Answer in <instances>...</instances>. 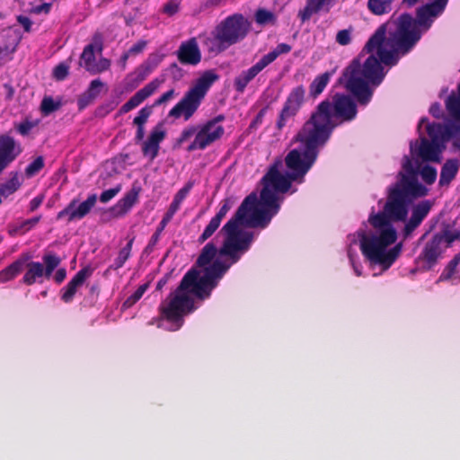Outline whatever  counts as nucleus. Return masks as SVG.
<instances>
[{"mask_svg": "<svg viewBox=\"0 0 460 460\" xmlns=\"http://www.w3.org/2000/svg\"><path fill=\"white\" fill-rule=\"evenodd\" d=\"M419 165L405 156L402 171L397 181L389 187L386 202L382 211L370 214L368 222L373 232L363 234L359 240L362 254L372 263L389 269L400 256L402 243H395L398 234L394 222L407 219L409 207L420 198L428 195L429 190L418 180Z\"/></svg>", "mask_w": 460, "mask_h": 460, "instance_id": "obj_1", "label": "nucleus"}, {"mask_svg": "<svg viewBox=\"0 0 460 460\" xmlns=\"http://www.w3.org/2000/svg\"><path fill=\"white\" fill-rule=\"evenodd\" d=\"M279 209L280 203L275 202L273 195L267 190L261 191L259 203L254 193L247 196L220 230L225 238L219 248V254L231 255L234 260H241L254 241V234L242 230L241 227L266 228Z\"/></svg>", "mask_w": 460, "mask_h": 460, "instance_id": "obj_2", "label": "nucleus"}, {"mask_svg": "<svg viewBox=\"0 0 460 460\" xmlns=\"http://www.w3.org/2000/svg\"><path fill=\"white\" fill-rule=\"evenodd\" d=\"M391 23L381 24L364 46L361 54H369L361 65L358 59H354L344 70L340 83L343 84L346 90L351 93L357 102L361 106H367L372 100L374 87H377L384 81L387 71L383 65L392 67L398 63L389 64L383 61L380 49L390 51L393 49L388 44V27Z\"/></svg>", "mask_w": 460, "mask_h": 460, "instance_id": "obj_3", "label": "nucleus"}, {"mask_svg": "<svg viewBox=\"0 0 460 460\" xmlns=\"http://www.w3.org/2000/svg\"><path fill=\"white\" fill-rule=\"evenodd\" d=\"M443 3L431 2L420 6L416 10V18L410 13H403L397 19H390L385 23H391L388 27V44L393 48L390 51L380 49V55L385 63H398L401 57L411 52L420 41L422 31H428L434 20L444 13Z\"/></svg>", "mask_w": 460, "mask_h": 460, "instance_id": "obj_4", "label": "nucleus"}, {"mask_svg": "<svg viewBox=\"0 0 460 460\" xmlns=\"http://www.w3.org/2000/svg\"><path fill=\"white\" fill-rule=\"evenodd\" d=\"M357 115L356 102L349 95L336 93L332 101L321 102L305 124L329 141L337 127L354 120Z\"/></svg>", "mask_w": 460, "mask_h": 460, "instance_id": "obj_5", "label": "nucleus"}, {"mask_svg": "<svg viewBox=\"0 0 460 460\" xmlns=\"http://www.w3.org/2000/svg\"><path fill=\"white\" fill-rule=\"evenodd\" d=\"M251 22L242 13H234L223 19L209 34L199 35L207 51L217 56L231 46L243 41L249 33Z\"/></svg>", "mask_w": 460, "mask_h": 460, "instance_id": "obj_6", "label": "nucleus"}, {"mask_svg": "<svg viewBox=\"0 0 460 460\" xmlns=\"http://www.w3.org/2000/svg\"><path fill=\"white\" fill-rule=\"evenodd\" d=\"M296 140L301 143L303 150H291L287 155L285 163L289 170L290 178L297 183H302L305 181V174L318 157L319 148L323 146L328 141L306 124H304L297 133Z\"/></svg>", "mask_w": 460, "mask_h": 460, "instance_id": "obj_7", "label": "nucleus"}, {"mask_svg": "<svg viewBox=\"0 0 460 460\" xmlns=\"http://www.w3.org/2000/svg\"><path fill=\"white\" fill-rule=\"evenodd\" d=\"M226 260L217 259L204 269L203 274L194 269L188 270L181 280V288H186L189 294L200 300L210 297L211 292L218 285L219 280L236 264L240 259H233L231 255H220Z\"/></svg>", "mask_w": 460, "mask_h": 460, "instance_id": "obj_8", "label": "nucleus"}, {"mask_svg": "<svg viewBox=\"0 0 460 460\" xmlns=\"http://www.w3.org/2000/svg\"><path fill=\"white\" fill-rule=\"evenodd\" d=\"M218 80L219 75L214 70L204 71L183 97L169 111L168 117L174 119L183 118L184 121L190 119L210 87Z\"/></svg>", "mask_w": 460, "mask_h": 460, "instance_id": "obj_9", "label": "nucleus"}, {"mask_svg": "<svg viewBox=\"0 0 460 460\" xmlns=\"http://www.w3.org/2000/svg\"><path fill=\"white\" fill-rule=\"evenodd\" d=\"M195 310L196 306L193 297L186 288H181V283L159 305L161 316L166 321L176 324V330L182 326L183 317Z\"/></svg>", "mask_w": 460, "mask_h": 460, "instance_id": "obj_10", "label": "nucleus"}, {"mask_svg": "<svg viewBox=\"0 0 460 460\" xmlns=\"http://www.w3.org/2000/svg\"><path fill=\"white\" fill-rule=\"evenodd\" d=\"M292 48L288 43H279L277 47L263 55L255 64L246 70L242 71L234 80V86L236 92L243 93L247 85L268 66L273 63L280 55L288 54Z\"/></svg>", "mask_w": 460, "mask_h": 460, "instance_id": "obj_11", "label": "nucleus"}, {"mask_svg": "<svg viewBox=\"0 0 460 460\" xmlns=\"http://www.w3.org/2000/svg\"><path fill=\"white\" fill-rule=\"evenodd\" d=\"M194 186V182L191 181H189L181 189H180L177 193L174 195L172 203L170 204L169 208L164 215L162 220L160 221L155 232L151 236L146 247V252H151L156 243L160 240V236L162 232L164 230L168 223L172 220L175 213L179 210L181 202L185 199V198L188 196L190 191Z\"/></svg>", "mask_w": 460, "mask_h": 460, "instance_id": "obj_12", "label": "nucleus"}, {"mask_svg": "<svg viewBox=\"0 0 460 460\" xmlns=\"http://www.w3.org/2000/svg\"><path fill=\"white\" fill-rule=\"evenodd\" d=\"M305 89L303 85H297L290 91L276 121L279 130H282L296 116L305 102Z\"/></svg>", "mask_w": 460, "mask_h": 460, "instance_id": "obj_13", "label": "nucleus"}, {"mask_svg": "<svg viewBox=\"0 0 460 460\" xmlns=\"http://www.w3.org/2000/svg\"><path fill=\"white\" fill-rule=\"evenodd\" d=\"M293 181H295V180L290 178L289 172L285 176L280 173L277 164H273L261 179V183L263 185L261 191L267 190L273 195L274 201L279 202L277 193L288 192L291 188Z\"/></svg>", "mask_w": 460, "mask_h": 460, "instance_id": "obj_14", "label": "nucleus"}, {"mask_svg": "<svg viewBox=\"0 0 460 460\" xmlns=\"http://www.w3.org/2000/svg\"><path fill=\"white\" fill-rule=\"evenodd\" d=\"M97 197L95 194L89 195L87 199L78 204L76 199H72L68 205L59 211L57 215V220L67 217L68 222L81 220L90 213L92 208L95 206Z\"/></svg>", "mask_w": 460, "mask_h": 460, "instance_id": "obj_15", "label": "nucleus"}, {"mask_svg": "<svg viewBox=\"0 0 460 460\" xmlns=\"http://www.w3.org/2000/svg\"><path fill=\"white\" fill-rule=\"evenodd\" d=\"M201 131V125H189L185 127L180 136L176 138L173 147L179 148L181 147L185 142L190 140L192 137H194V139L192 142L190 143V145L187 146L186 150L188 152H193L196 150H205L207 147L211 146V143L203 144V139L206 137L205 135L202 136V137H199V132Z\"/></svg>", "mask_w": 460, "mask_h": 460, "instance_id": "obj_16", "label": "nucleus"}, {"mask_svg": "<svg viewBox=\"0 0 460 460\" xmlns=\"http://www.w3.org/2000/svg\"><path fill=\"white\" fill-rule=\"evenodd\" d=\"M176 56L178 61L182 65L194 66L199 65L202 59V54L197 38L192 37L182 41L176 51Z\"/></svg>", "mask_w": 460, "mask_h": 460, "instance_id": "obj_17", "label": "nucleus"}, {"mask_svg": "<svg viewBox=\"0 0 460 460\" xmlns=\"http://www.w3.org/2000/svg\"><path fill=\"white\" fill-rule=\"evenodd\" d=\"M431 208L432 202L429 199L422 200L412 208L411 217L402 229L404 239L410 237L420 226L422 221L428 217Z\"/></svg>", "mask_w": 460, "mask_h": 460, "instance_id": "obj_18", "label": "nucleus"}, {"mask_svg": "<svg viewBox=\"0 0 460 460\" xmlns=\"http://www.w3.org/2000/svg\"><path fill=\"white\" fill-rule=\"evenodd\" d=\"M164 55L158 53H152L148 56L147 59L139 66L134 73L128 75L126 78L127 81L132 80L129 88L132 90L136 88L141 82H143L147 75H149L163 61Z\"/></svg>", "mask_w": 460, "mask_h": 460, "instance_id": "obj_19", "label": "nucleus"}, {"mask_svg": "<svg viewBox=\"0 0 460 460\" xmlns=\"http://www.w3.org/2000/svg\"><path fill=\"white\" fill-rule=\"evenodd\" d=\"M22 152L20 144L7 134L0 135V167L4 170Z\"/></svg>", "mask_w": 460, "mask_h": 460, "instance_id": "obj_20", "label": "nucleus"}, {"mask_svg": "<svg viewBox=\"0 0 460 460\" xmlns=\"http://www.w3.org/2000/svg\"><path fill=\"white\" fill-rule=\"evenodd\" d=\"M93 269L90 266H85L78 270L71 280L61 289V300L66 304L71 303L78 288L93 275Z\"/></svg>", "mask_w": 460, "mask_h": 460, "instance_id": "obj_21", "label": "nucleus"}, {"mask_svg": "<svg viewBox=\"0 0 460 460\" xmlns=\"http://www.w3.org/2000/svg\"><path fill=\"white\" fill-rule=\"evenodd\" d=\"M166 137V131L162 123L157 124L152 128L147 139L142 143V154L148 156L150 161H154L159 153L160 144Z\"/></svg>", "mask_w": 460, "mask_h": 460, "instance_id": "obj_22", "label": "nucleus"}, {"mask_svg": "<svg viewBox=\"0 0 460 460\" xmlns=\"http://www.w3.org/2000/svg\"><path fill=\"white\" fill-rule=\"evenodd\" d=\"M20 38L12 29H4L0 31V66L13 59V54L16 50Z\"/></svg>", "mask_w": 460, "mask_h": 460, "instance_id": "obj_23", "label": "nucleus"}, {"mask_svg": "<svg viewBox=\"0 0 460 460\" xmlns=\"http://www.w3.org/2000/svg\"><path fill=\"white\" fill-rule=\"evenodd\" d=\"M225 119V115L219 114L201 124V131L199 132V137L200 138L202 136H206L202 141L203 144L211 143L212 145L224 136L225 128L222 125H219V123L224 121Z\"/></svg>", "mask_w": 460, "mask_h": 460, "instance_id": "obj_24", "label": "nucleus"}, {"mask_svg": "<svg viewBox=\"0 0 460 460\" xmlns=\"http://www.w3.org/2000/svg\"><path fill=\"white\" fill-rule=\"evenodd\" d=\"M232 208V202L229 199H225L220 203V208L217 214L210 219L205 227L203 233L199 236L198 243H204L210 238L220 226L222 220Z\"/></svg>", "mask_w": 460, "mask_h": 460, "instance_id": "obj_25", "label": "nucleus"}, {"mask_svg": "<svg viewBox=\"0 0 460 460\" xmlns=\"http://www.w3.org/2000/svg\"><path fill=\"white\" fill-rule=\"evenodd\" d=\"M160 84L161 82L158 79H154L149 82L120 107L119 112L121 114L128 113L139 106L146 99L150 97L156 91Z\"/></svg>", "mask_w": 460, "mask_h": 460, "instance_id": "obj_26", "label": "nucleus"}, {"mask_svg": "<svg viewBox=\"0 0 460 460\" xmlns=\"http://www.w3.org/2000/svg\"><path fill=\"white\" fill-rule=\"evenodd\" d=\"M443 238L439 234H435L423 247L418 259L424 261L428 264V269L432 268L442 253L441 244Z\"/></svg>", "mask_w": 460, "mask_h": 460, "instance_id": "obj_27", "label": "nucleus"}, {"mask_svg": "<svg viewBox=\"0 0 460 460\" xmlns=\"http://www.w3.org/2000/svg\"><path fill=\"white\" fill-rule=\"evenodd\" d=\"M104 87L105 84L100 78L91 81L87 89L77 98L78 110L83 111L92 104Z\"/></svg>", "mask_w": 460, "mask_h": 460, "instance_id": "obj_28", "label": "nucleus"}, {"mask_svg": "<svg viewBox=\"0 0 460 460\" xmlns=\"http://www.w3.org/2000/svg\"><path fill=\"white\" fill-rule=\"evenodd\" d=\"M426 129L429 137L431 139L430 141L438 144L445 137L449 138L451 137H455L460 132L459 126H444L440 123L427 124Z\"/></svg>", "mask_w": 460, "mask_h": 460, "instance_id": "obj_29", "label": "nucleus"}, {"mask_svg": "<svg viewBox=\"0 0 460 460\" xmlns=\"http://www.w3.org/2000/svg\"><path fill=\"white\" fill-rule=\"evenodd\" d=\"M31 259L30 253H22L13 262L0 270V283L14 279L24 270L26 262Z\"/></svg>", "mask_w": 460, "mask_h": 460, "instance_id": "obj_30", "label": "nucleus"}, {"mask_svg": "<svg viewBox=\"0 0 460 460\" xmlns=\"http://www.w3.org/2000/svg\"><path fill=\"white\" fill-rule=\"evenodd\" d=\"M26 268V271L21 280V282L26 286H32L37 281L41 283V280H39L40 278L44 277L46 279V273L44 271V265L40 261H28L24 266Z\"/></svg>", "mask_w": 460, "mask_h": 460, "instance_id": "obj_31", "label": "nucleus"}, {"mask_svg": "<svg viewBox=\"0 0 460 460\" xmlns=\"http://www.w3.org/2000/svg\"><path fill=\"white\" fill-rule=\"evenodd\" d=\"M141 188L133 186L113 207L116 215L123 216L137 202Z\"/></svg>", "mask_w": 460, "mask_h": 460, "instance_id": "obj_32", "label": "nucleus"}, {"mask_svg": "<svg viewBox=\"0 0 460 460\" xmlns=\"http://www.w3.org/2000/svg\"><path fill=\"white\" fill-rule=\"evenodd\" d=\"M439 144L422 137L419 146V155L425 162H440Z\"/></svg>", "mask_w": 460, "mask_h": 460, "instance_id": "obj_33", "label": "nucleus"}, {"mask_svg": "<svg viewBox=\"0 0 460 460\" xmlns=\"http://www.w3.org/2000/svg\"><path fill=\"white\" fill-rule=\"evenodd\" d=\"M460 167V162L457 159H447L441 167L439 176V185L447 186L456 178Z\"/></svg>", "mask_w": 460, "mask_h": 460, "instance_id": "obj_34", "label": "nucleus"}, {"mask_svg": "<svg viewBox=\"0 0 460 460\" xmlns=\"http://www.w3.org/2000/svg\"><path fill=\"white\" fill-rule=\"evenodd\" d=\"M334 0H306L305 8L299 10L297 16L304 23L310 20L314 13L320 12L324 5L332 4Z\"/></svg>", "mask_w": 460, "mask_h": 460, "instance_id": "obj_35", "label": "nucleus"}, {"mask_svg": "<svg viewBox=\"0 0 460 460\" xmlns=\"http://www.w3.org/2000/svg\"><path fill=\"white\" fill-rule=\"evenodd\" d=\"M219 254V249L217 248L216 244L213 242L208 243L201 250L200 254L197 259V264L199 267H205L213 261L215 256ZM222 258L221 256H219ZM226 260V257H223Z\"/></svg>", "mask_w": 460, "mask_h": 460, "instance_id": "obj_36", "label": "nucleus"}, {"mask_svg": "<svg viewBox=\"0 0 460 460\" xmlns=\"http://www.w3.org/2000/svg\"><path fill=\"white\" fill-rule=\"evenodd\" d=\"M331 75V73L325 72L323 74L317 75L313 80V82L309 85V93L313 98H316L323 92L328 83L330 82Z\"/></svg>", "mask_w": 460, "mask_h": 460, "instance_id": "obj_37", "label": "nucleus"}, {"mask_svg": "<svg viewBox=\"0 0 460 460\" xmlns=\"http://www.w3.org/2000/svg\"><path fill=\"white\" fill-rule=\"evenodd\" d=\"M134 240L135 237H131L128 241L127 244L120 249L117 258L114 260V262L109 267L108 270H117L124 266L125 262L129 259L131 255Z\"/></svg>", "mask_w": 460, "mask_h": 460, "instance_id": "obj_38", "label": "nucleus"}, {"mask_svg": "<svg viewBox=\"0 0 460 460\" xmlns=\"http://www.w3.org/2000/svg\"><path fill=\"white\" fill-rule=\"evenodd\" d=\"M61 259L52 252H45L42 256V264L44 265V271L46 279H49L53 271L59 266Z\"/></svg>", "mask_w": 460, "mask_h": 460, "instance_id": "obj_39", "label": "nucleus"}, {"mask_svg": "<svg viewBox=\"0 0 460 460\" xmlns=\"http://www.w3.org/2000/svg\"><path fill=\"white\" fill-rule=\"evenodd\" d=\"M367 8L375 15L386 14L392 10V0H368Z\"/></svg>", "mask_w": 460, "mask_h": 460, "instance_id": "obj_40", "label": "nucleus"}, {"mask_svg": "<svg viewBox=\"0 0 460 460\" xmlns=\"http://www.w3.org/2000/svg\"><path fill=\"white\" fill-rule=\"evenodd\" d=\"M94 61H95L94 46L93 44H88L84 47V49L81 54L80 65L83 66L87 71L93 72L94 71Z\"/></svg>", "mask_w": 460, "mask_h": 460, "instance_id": "obj_41", "label": "nucleus"}, {"mask_svg": "<svg viewBox=\"0 0 460 460\" xmlns=\"http://www.w3.org/2000/svg\"><path fill=\"white\" fill-rule=\"evenodd\" d=\"M21 187L19 173L17 172H12L11 177L4 183L0 186V195L8 197L14 193Z\"/></svg>", "mask_w": 460, "mask_h": 460, "instance_id": "obj_42", "label": "nucleus"}, {"mask_svg": "<svg viewBox=\"0 0 460 460\" xmlns=\"http://www.w3.org/2000/svg\"><path fill=\"white\" fill-rule=\"evenodd\" d=\"M459 96L452 93L446 101L448 113L457 121H460V83L458 85Z\"/></svg>", "mask_w": 460, "mask_h": 460, "instance_id": "obj_43", "label": "nucleus"}, {"mask_svg": "<svg viewBox=\"0 0 460 460\" xmlns=\"http://www.w3.org/2000/svg\"><path fill=\"white\" fill-rule=\"evenodd\" d=\"M460 264V252L456 253L447 264L438 278V281H447L456 273L457 267Z\"/></svg>", "mask_w": 460, "mask_h": 460, "instance_id": "obj_44", "label": "nucleus"}, {"mask_svg": "<svg viewBox=\"0 0 460 460\" xmlns=\"http://www.w3.org/2000/svg\"><path fill=\"white\" fill-rule=\"evenodd\" d=\"M61 106V100L55 101L51 96H45L40 103V111L43 115L47 116L59 110Z\"/></svg>", "mask_w": 460, "mask_h": 460, "instance_id": "obj_45", "label": "nucleus"}, {"mask_svg": "<svg viewBox=\"0 0 460 460\" xmlns=\"http://www.w3.org/2000/svg\"><path fill=\"white\" fill-rule=\"evenodd\" d=\"M148 287V283L140 285L137 289L123 302L122 308L128 309L132 307L137 301L140 300L145 292L147 290Z\"/></svg>", "mask_w": 460, "mask_h": 460, "instance_id": "obj_46", "label": "nucleus"}, {"mask_svg": "<svg viewBox=\"0 0 460 460\" xmlns=\"http://www.w3.org/2000/svg\"><path fill=\"white\" fill-rule=\"evenodd\" d=\"M419 174L426 184L431 185L436 181L438 172L435 167L426 164L420 168Z\"/></svg>", "mask_w": 460, "mask_h": 460, "instance_id": "obj_47", "label": "nucleus"}, {"mask_svg": "<svg viewBox=\"0 0 460 460\" xmlns=\"http://www.w3.org/2000/svg\"><path fill=\"white\" fill-rule=\"evenodd\" d=\"M41 219V216L34 217L29 219L22 221L18 226H16L13 231H9L10 234L13 233H20L22 234L31 230Z\"/></svg>", "mask_w": 460, "mask_h": 460, "instance_id": "obj_48", "label": "nucleus"}, {"mask_svg": "<svg viewBox=\"0 0 460 460\" xmlns=\"http://www.w3.org/2000/svg\"><path fill=\"white\" fill-rule=\"evenodd\" d=\"M44 158L40 155L36 157L31 164L25 168V175L27 178H31L38 174L44 167Z\"/></svg>", "mask_w": 460, "mask_h": 460, "instance_id": "obj_49", "label": "nucleus"}, {"mask_svg": "<svg viewBox=\"0 0 460 460\" xmlns=\"http://www.w3.org/2000/svg\"><path fill=\"white\" fill-rule=\"evenodd\" d=\"M154 106H145L138 111L137 115L134 118L133 123L136 126H144L153 112Z\"/></svg>", "mask_w": 460, "mask_h": 460, "instance_id": "obj_50", "label": "nucleus"}, {"mask_svg": "<svg viewBox=\"0 0 460 460\" xmlns=\"http://www.w3.org/2000/svg\"><path fill=\"white\" fill-rule=\"evenodd\" d=\"M440 236L443 238V242L447 243V246L449 247L455 241H460V229L450 231L446 230L443 233H439Z\"/></svg>", "mask_w": 460, "mask_h": 460, "instance_id": "obj_51", "label": "nucleus"}, {"mask_svg": "<svg viewBox=\"0 0 460 460\" xmlns=\"http://www.w3.org/2000/svg\"><path fill=\"white\" fill-rule=\"evenodd\" d=\"M256 22L260 24H264L271 22L274 19V14L266 9H259L255 13Z\"/></svg>", "mask_w": 460, "mask_h": 460, "instance_id": "obj_52", "label": "nucleus"}, {"mask_svg": "<svg viewBox=\"0 0 460 460\" xmlns=\"http://www.w3.org/2000/svg\"><path fill=\"white\" fill-rule=\"evenodd\" d=\"M269 108H270V106L266 105L265 107L261 109V111L258 112L256 117L251 122L250 128H257L260 125L262 124L264 117L266 116Z\"/></svg>", "mask_w": 460, "mask_h": 460, "instance_id": "obj_53", "label": "nucleus"}, {"mask_svg": "<svg viewBox=\"0 0 460 460\" xmlns=\"http://www.w3.org/2000/svg\"><path fill=\"white\" fill-rule=\"evenodd\" d=\"M119 190H120V186H117L115 188H111V189L102 191L100 196V201L102 203H106V202L110 201L119 192Z\"/></svg>", "mask_w": 460, "mask_h": 460, "instance_id": "obj_54", "label": "nucleus"}, {"mask_svg": "<svg viewBox=\"0 0 460 460\" xmlns=\"http://www.w3.org/2000/svg\"><path fill=\"white\" fill-rule=\"evenodd\" d=\"M336 41L342 46L348 45L351 41L350 32L348 30L339 31L336 35Z\"/></svg>", "mask_w": 460, "mask_h": 460, "instance_id": "obj_55", "label": "nucleus"}, {"mask_svg": "<svg viewBox=\"0 0 460 460\" xmlns=\"http://www.w3.org/2000/svg\"><path fill=\"white\" fill-rule=\"evenodd\" d=\"M176 95L174 89H170L169 91L164 93L158 99H156L154 102L155 106H160L167 102H169L171 99H172Z\"/></svg>", "mask_w": 460, "mask_h": 460, "instance_id": "obj_56", "label": "nucleus"}, {"mask_svg": "<svg viewBox=\"0 0 460 460\" xmlns=\"http://www.w3.org/2000/svg\"><path fill=\"white\" fill-rule=\"evenodd\" d=\"M53 75L57 80H64L68 75V66L59 64L54 68Z\"/></svg>", "mask_w": 460, "mask_h": 460, "instance_id": "obj_57", "label": "nucleus"}, {"mask_svg": "<svg viewBox=\"0 0 460 460\" xmlns=\"http://www.w3.org/2000/svg\"><path fill=\"white\" fill-rule=\"evenodd\" d=\"M146 44L147 42L146 40H138L137 43L132 45L128 51L130 53V55H137L145 49Z\"/></svg>", "mask_w": 460, "mask_h": 460, "instance_id": "obj_58", "label": "nucleus"}, {"mask_svg": "<svg viewBox=\"0 0 460 460\" xmlns=\"http://www.w3.org/2000/svg\"><path fill=\"white\" fill-rule=\"evenodd\" d=\"M163 10L166 14L173 15L178 12L179 4L175 1H169L164 5Z\"/></svg>", "mask_w": 460, "mask_h": 460, "instance_id": "obj_59", "label": "nucleus"}, {"mask_svg": "<svg viewBox=\"0 0 460 460\" xmlns=\"http://www.w3.org/2000/svg\"><path fill=\"white\" fill-rule=\"evenodd\" d=\"M17 22H19V24H21L22 26V28L24 29V31L26 32L31 31L32 22L29 17L24 16V15H19V16H17Z\"/></svg>", "mask_w": 460, "mask_h": 460, "instance_id": "obj_60", "label": "nucleus"}, {"mask_svg": "<svg viewBox=\"0 0 460 460\" xmlns=\"http://www.w3.org/2000/svg\"><path fill=\"white\" fill-rule=\"evenodd\" d=\"M32 127H33L32 123L26 120V121L19 124L17 130L21 135L26 136L31 130Z\"/></svg>", "mask_w": 460, "mask_h": 460, "instance_id": "obj_61", "label": "nucleus"}, {"mask_svg": "<svg viewBox=\"0 0 460 460\" xmlns=\"http://www.w3.org/2000/svg\"><path fill=\"white\" fill-rule=\"evenodd\" d=\"M43 202V196H36L30 201V211H35Z\"/></svg>", "mask_w": 460, "mask_h": 460, "instance_id": "obj_62", "label": "nucleus"}, {"mask_svg": "<svg viewBox=\"0 0 460 460\" xmlns=\"http://www.w3.org/2000/svg\"><path fill=\"white\" fill-rule=\"evenodd\" d=\"M66 277V270L65 268H60L58 269L55 275H54V280L58 283V284H60L62 283L65 279Z\"/></svg>", "mask_w": 460, "mask_h": 460, "instance_id": "obj_63", "label": "nucleus"}, {"mask_svg": "<svg viewBox=\"0 0 460 460\" xmlns=\"http://www.w3.org/2000/svg\"><path fill=\"white\" fill-rule=\"evenodd\" d=\"M429 113L435 118H440L442 114L440 104L438 102L433 103L429 108Z\"/></svg>", "mask_w": 460, "mask_h": 460, "instance_id": "obj_64", "label": "nucleus"}]
</instances>
